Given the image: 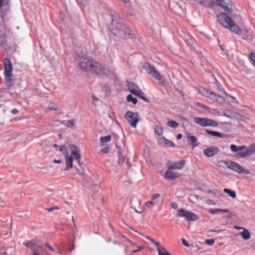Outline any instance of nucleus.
Returning a JSON list of instances; mask_svg holds the SVG:
<instances>
[{
  "label": "nucleus",
  "instance_id": "2",
  "mask_svg": "<svg viewBox=\"0 0 255 255\" xmlns=\"http://www.w3.org/2000/svg\"><path fill=\"white\" fill-rule=\"evenodd\" d=\"M110 16L111 18V22L109 25L108 28L114 35H117L122 38L130 39L133 36L131 30L126 27L123 19L119 14L115 10L110 11Z\"/></svg>",
  "mask_w": 255,
  "mask_h": 255
},
{
  "label": "nucleus",
  "instance_id": "51",
  "mask_svg": "<svg viewBox=\"0 0 255 255\" xmlns=\"http://www.w3.org/2000/svg\"><path fill=\"white\" fill-rule=\"evenodd\" d=\"M182 243L185 247H190V245L186 242V241L184 239H182Z\"/></svg>",
  "mask_w": 255,
  "mask_h": 255
},
{
  "label": "nucleus",
  "instance_id": "13",
  "mask_svg": "<svg viewBox=\"0 0 255 255\" xmlns=\"http://www.w3.org/2000/svg\"><path fill=\"white\" fill-rule=\"evenodd\" d=\"M185 163L184 160H181L178 162H168L167 163V166L169 169H180L185 165Z\"/></svg>",
  "mask_w": 255,
  "mask_h": 255
},
{
  "label": "nucleus",
  "instance_id": "12",
  "mask_svg": "<svg viewBox=\"0 0 255 255\" xmlns=\"http://www.w3.org/2000/svg\"><path fill=\"white\" fill-rule=\"evenodd\" d=\"M69 148L72 156H74L75 159L77 160V163L80 164L81 155L80 153L79 148L75 145L71 144L69 146Z\"/></svg>",
  "mask_w": 255,
  "mask_h": 255
},
{
  "label": "nucleus",
  "instance_id": "43",
  "mask_svg": "<svg viewBox=\"0 0 255 255\" xmlns=\"http://www.w3.org/2000/svg\"><path fill=\"white\" fill-rule=\"evenodd\" d=\"M205 243L209 245V246H212L214 243H215V241L214 239H208V240H206L205 241Z\"/></svg>",
  "mask_w": 255,
  "mask_h": 255
},
{
  "label": "nucleus",
  "instance_id": "60",
  "mask_svg": "<svg viewBox=\"0 0 255 255\" xmlns=\"http://www.w3.org/2000/svg\"><path fill=\"white\" fill-rule=\"evenodd\" d=\"M53 162L55 163H60L61 162V160L59 159H54Z\"/></svg>",
  "mask_w": 255,
  "mask_h": 255
},
{
  "label": "nucleus",
  "instance_id": "22",
  "mask_svg": "<svg viewBox=\"0 0 255 255\" xmlns=\"http://www.w3.org/2000/svg\"><path fill=\"white\" fill-rule=\"evenodd\" d=\"M205 132L210 135L215 137H219L221 138H223L225 137V134L224 133H220L218 131H212L208 129H206Z\"/></svg>",
  "mask_w": 255,
  "mask_h": 255
},
{
  "label": "nucleus",
  "instance_id": "38",
  "mask_svg": "<svg viewBox=\"0 0 255 255\" xmlns=\"http://www.w3.org/2000/svg\"><path fill=\"white\" fill-rule=\"evenodd\" d=\"M164 144L167 147H174L175 146L172 141L165 138H164Z\"/></svg>",
  "mask_w": 255,
  "mask_h": 255
},
{
  "label": "nucleus",
  "instance_id": "8",
  "mask_svg": "<svg viewBox=\"0 0 255 255\" xmlns=\"http://www.w3.org/2000/svg\"><path fill=\"white\" fill-rule=\"evenodd\" d=\"M143 68L153 77L159 81L162 79V76L156 69L148 63H144L142 66Z\"/></svg>",
  "mask_w": 255,
  "mask_h": 255
},
{
  "label": "nucleus",
  "instance_id": "20",
  "mask_svg": "<svg viewBox=\"0 0 255 255\" xmlns=\"http://www.w3.org/2000/svg\"><path fill=\"white\" fill-rule=\"evenodd\" d=\"M178 177V174L170 170L166 171L164 178L166 180H174Z\"/></svg>",
  "mask_w": 255,
  "mask_h": 255
},
{
  "label": "nucleus",
  "instance_id": "50",
  "mask_svg": "<svg viewBox=\"0 0 255 255\" xmlns=\"http://www.w3.org/2000/svg\"><path fill=\"white\" fill-rule=\"evenodd\" d=\"M242 171V173H245V174H251V172L250 171V170L248 169H243V167H242V169L241 170Z\"/></svg>",
  "mask_w": 255,
  "mask_h": 255
},
{
  "label": "nucleus",
  "instance_id": "64",
  "mask_svg": "<svg viewBox=\"0 0 255 255\" xmlns=\"http://www.w3.org/2000/svg\"><path fill=\"white\" fill-rule=\"evenodd\" d=\"M76 169L77 170V173H78L80 175H83V173H81L78 169L76 168Z\"/></svg>",
  "mask_w": 255,
  "mask_h": 255
},
{
  "label": "nucleus",
  "instance_id": "46",
  "mask_svg": "<svg viewBox=\"0 0 255 255\" xmlns=\"http://www.w3.org/2000/svg\"><path fill=\"white\" fill-rule=\"evenodd\" d=\"M160 196V195L159 193L154 194L152 195L151 200L152 201H154V200H156L157 199H158Z\"/></svg>",
  "mask_w": 255,
  "mask_h": 255
},
{
  "label": "nucleus",
  "instance_id": "5",
  "mask_svg": "<svg viewBox=\"0 0 255 255\" xmlns=\"http://www.w3.org/2000/svg\"><path fill=\"white\" fill-rule=\"evenodd\" d=\"M23 244L26 248L31 250L33 255H42L41 254L43 252L42 246L39 244L35 243L34 241H28L24 242Z\"/></svg>",
  "mask_w": 255,
  "mask_h": 255
},
{
  "label": "nucleus",
  "instance_id": "36",
  "mask_svg": "<svg viewBox=\"0 0 255 255\" xmlns=\"http://www.w3.org/2000/svg\"><path fill=\"white\" fill-rule=\"evenodd\" d=\"M209 193L212 194L213 195L216 197L220 196L222 194L219 192V191L217 189H213V190L209 191Z\"/></svg>",
  "mask_w": 255,
  "mask_h": 255
},
{
  "label": "nucleus",
  "instance_id": "11",
  "mask_svg": "<svg viewBox=\"0 0 255 255\" xmlns=\"http://www.w3.org/2000/svg\"><path fill=\"white\" fill-rule=\"evenodd\" d=\"M221 162L224 163V164H225L228 168L239 173H242V171L241 170L242 169V166L238 163L231 160L227 161L222 160Z\"/></svg>",
  "mask_w": 255,
  "mask_h": 255
},
{
  "label": "nucleus",
  "instance_id": "3",
  "mask_svg": "<svg viewBox=\"0 0 255 255\" xmlns=\"http://www.w3.org/2000/svg\"><path fill=\"white\" fill-rule=\"evenodd\" d=\"M217 18L218 22L224 27L231 32L236 34H240L241 32V29L226 13L221 12L217 15Z\"/></svg>",
  "mask_w": 255,
  "mask_h": 255
},
{
  "label": "nucleus",
  "instance_id": "58",
  "mask_svg": "<svg viewBox=\"0 0 255 255\" xmlns=\"http://www.w3.org/2000/svg\"><path fill=\"white\" fill-rule=\"evenodd\" d=\"M207 203L210 205H214L215 204L214 202L211 200H208Z\"/></svg>",
  "mask_w": 255,
  "mask_h": 255
},
{
  "label": "nucleus",
  "instance_id": "39",
  "mask_svg": "<svg viewBox=\"0 0 255 255\" xmlns=\"http://www.w3.org/2000/svg\"><path fill=\"white\" fill-rule=\"evenodd\" d=\"M62 123L64 125H66L68 127H72L74 125L73 122L71 120L63 121Z\"/></svg>",
  "mask_w": 255,
  "mask_h": 255
},
{
  "label": "nucleus",
  "instance_id": "7",
  "mask_svg": "<svg viewBox=\"0 0 255 255\" xmlns=\"http://www.w3.org/2000/svg\"><path fill=\"white\" fill-rule=\"evenodd\" d=\"M177 216L180 217H185L189 222L195 221L198 219V216L196 214L184 209H180L178 210Z\"/></svg>",
  "mask_w": 255,
  "mask_h": 255
},
{
  "label": "nucleus",
  "instance_id": "49",
  "mask_svg": "<svg viewBox=\"0 0 255 255\" xmlns=\"http://www.w3.org/2000/svg\"><path fill=\"white\" fill-rule=\"evenodd\" d=\"M250 56L251 59L252 60V61L253 62V63L255 65V53H251L250 54Z\"/></svg>",
  "mask_w": 255,
  "mask_h": 255
},
{
  "label": "nucleus",
  "instance_id": "26",
  "mask_svg": "<svg viewBox=\"0 0 255 255\" xmlns=\"http://www.w3.org/2000/svg\"><path fill=\"white\" fill-rule=\"evenodd\" d=\"M111 139V136L108 135L106 136L102 137L100 138L101 146H103L104 143L110 141Z\"/></svg>",
  "mask_w": 255,
  "mask_h": 255
},
{
  "label": "nucleus",
  "instance_id": "9",
  "mask_svg": "<svg viewBox=\"0 0 255 255\" xmlns=\"http://www.w3.org/2000/svg\"><path fill=\"white\" fill-rule=\"evenodd\" d=\"M125 118L132 128H135L139 121L138 114L131 111H128L126 113Z\"/></svg>",
  "mask_w": 255,
  "mask_h": 255
},
{
  "label": "nucleus",
  "instance_id": "1",
  "mask_svg": "<svg viewBox=\"0 0 255 255\" xmlns=\"http://www.w3.org/2000/svg\"><path fill=\"white\" fill-rule=\"evenodd\" d=\"M75 60L82 70L91 71L100 75H107L110 73V71L108 68L94 60L85 53H77Z\"/></svg>",
  "mask_w": 255,
  "mask_h": 255
},
{
  "label": "nucleus",
  "instance_id": "10",
  "mask_svg": "<svg viewBox=\"0 0 255 255\" xmlns=\"http://www.w3.org/2000/svg\"><path fill=\"white\" fill-rule=\"evenodd\" d=\"M218 4L225 11L232 12L233 11V5L230 0H216Z\"/></svg>",
  "mask_w": 255,
  "mask_h": 255
},
{
  "label": "nucleus",
  "instance_id": "30",
  "mask_svg": "<svg viewBox=\"0 0 255 255\" xmlns=\"http://www.w3.org/2000/svg\"><path fill=\"white\" fill-rule=\"evenodd\" d=\"M167 125L172 128H176L179 126V124L174 121H169L167 122Z\"/></svg>",
  "mask_w": 255,
  "mask_h": 255
},
{
  "label": "nucleus",
  "instance_id": "59",
  "mask_svg": "<svg viewBox=\"0 0 255 255\" xmlns=\"http://www.w3.org/2000/svg\"><path fill=\"white\" fill-rule=\"evenodd\" d=\"M141 247H139L138 248V249H136V250H133V251H132V253H137V252H139V251H140V250H141Z\"/></svg>",
  "mask_w": 255,
  "mask_h": 255
},
{
  "label": "nucleus",
  "instance_id": "53",
  "mask_svg": "<svg viewBox=\"0 0 255 255\" xmlns=\"http://www.w3.org/2000/svg\"><path fill=\"white\" fill-rule=\"evenodd\" d=\"M109 149L108 147H105V148H103L101 150V152L104 153H108L109 152Z\"/></svg>",
  "mask_w": 255,
  "mask_h": 255
},
{
  "label": "nucleus",
  "instance_id": "24",
  "mask_svg": "<svg viewBox=\"0 0 255 255\" xmlns=\"http://www.w3.org/2000/svg\"><path fill=\"white\" fill-rule=\"evenodd\" d=\"M242 237L246 240H249L251 238V234L250 232L246 229H243L242 232H240Z\"/></svg>",
  "mask_w": 255,
  "mask_h": 255
},
{
  "label": "nucleus",
  "instance_id": "61",
  "mask_svg": "<svg viewBox=\"0 0 255 255\" xmlns=\"http://www.w3.org/2000/svg\"><path fill=\"white\" fill-rule=\"evenodd\" d=\"M235 228L237 230H243V229H245L244 228L236 226H235Z\"/></svg>",
  "mask_w": 255,
  "mask_h": 255
},
{
  "label": "nucleus",
  "instance_id": "23",
  "mask_svg": "<svg viewBox=\"0 0 255 255\" xmlns=\"http://www.w3.org/2000/svg\"><path fill=\"white\" fill-rule=\"evenodd\" d=\"M199 3L204 7L208 8V7H212L213 5L215 4V2L213 0H201L199 1Z\"/></svg>",
  "mask_w": 255,
  "mask_h": 255
},
{
  "label": "nucleus",
  "instance_id": "47",
  "mask_svg": "<svg viewBox=\"0 0 255 255\" xmlns=\"http://www.w3.org/2000/svg\"><path fill=\"white\" fill-rule=\"evenodd\" d=\"M59 208L58 206H55L47 208V210L48 212H52L55 210H59Z\"/></svg>",
  "mask_w": 255,
  "mask_h": 255
},
{
  "label": "nucleus",
  "instance_id": "63",
  "mask_svg": "<svg viewBox=\"0 0 255 255\" xmlns=\"http://www.w3.org/2000/svg\"><path fill=\"white\" fill-rule=\"evenodd\" d=\"M60 18L61 19V21H63V15L62 14H60L59 15Z\"/></svg>",
  "mask_w": 255,
  "mask_h": 255
},
{
  "label": "nucleus",
  "instance_id": "42",
  "mask_svg": "<svg viewBox=\"0 0 255 255\" xmlns=\"http://www.w3.org/2000/svg\"><path fill=\"white\" fill-rule=\"evenodd\" d=\"M125 161V158L120 153H119V160H118V163L119 164H121L124 163Z\"/></svg>",
  "mask_w": 255,
  "mask_h": 255
},
{
  "label": "nucleus",
  "instance_id": "18",
  "mask_svg": "<svg viewBox=\"0 0 255 255\" xmlns=\"http://www.w3.org/2000/svg\"><path fill=\"white\" fill-rule=\"evenodd\" d=\"M243 34V38L244 39L251 41L253 39V34L250 29H244L243 30L241 29V32L239 34Z\"/></svg>",
  "mask_w": 255,
  "mask_h": 255
},
{
  "label": "nucleus",
  "instance_id": "37",
  "mask_svg": "<svg viewBox=\"0 0 255 255\" xmlns=\"http://www.w3.org/2000/svg\"><path fill=\"white\" fill-rule=\"evenodd\" d=\"M212 76L214 78L215 80V83L216 84L217 87L218 89L221 92H224V90L221 84L219 83V82L217 81V79L214 77V75H212Z\"/></svg>",
  "mask_w": 255,
  "mask_h": 255
},
{
  "label": "nucleus",
  "instance_id": "15",
  "mask_svg": "<svg viewBox=\"0 0 255 255\" xmlns=\"http://www.w3.org/2000/svg\"><path fill=\"white\" fill-rule=\"evenodd\" d=\"M127 86L129 91L133 95H138L139 93L141 94V90L134 83L132 82H128Z\"/></svg>",
  "mask_w": 255,
  "mask_h": 255
},
{
  "label": "nucleus",
  "instance_id": "54",
  "mask_svg": "<svg viewBox=\"0 0 255 255\" xmlns=\"http://www.w3.org/2000/svg\"><path fill=\"white\" fill-rule=\"evenodd\" d=\"M45 245L46 247H47V248L49 249V250H50L51 251H52V252H54V250H53V248H52L51 246H50L48 244L46 243V244H45V245Z\"/></svg>",
  "mask_w": 255,
  "mask_h": 255
},
{
  "label": "nucleus",
  "instance_id": "29",
  "mask_svg": "<svg viewBox=\"0 0 255 255\" xmlns=\"http://www.w3.org/2000/svg\"><path fill=\"white\" fill-rule=\"evenodd\" d=\"M223 191L224 192L227 193L232 198H235L236 197V194L235 191L227 188L224 189Z\"/></svg>",
  "mask_w": 255,
  "mask_h": 255
},
{
  "label": "nucleus",
  "instance_id": "4",
  "mask_svg": "<svg viewBox=\"0 0 255 255\" xmlns=\"http://www.w3.org/2000/svg\"><path fill=\"white\" fill-rule=\"evenodd\" d=\"M230 149L233 152H237L238 157L245 158L250 156L255 152V143L248 147L246 145L237 146L235 144H231Z\"/></svg>",
  "mask_w": 255,
  "mask_h": 255
},
{
  "label": "nucleus",
  "instance_id": "33",
  "mask_svg": "<svg viewBox=\"0 0 255 255\" xmlns=\"http://www.w3.org/2000/svg\"><path fill=\"white\" fill-rule=\"evenodd\" d=\"M199 92L203 95L208 97L209 96L210 91L204 88L201 87L199 89Z\"/></svg>",
  "mask_w": 255,
  "mask_h": 255
},
{
  "label": "nucleus",
  "instance_id": "40",
  "mask_svg": "<svg viewBox=\"0 0 255 255\" xmlns=\"http://www.w3.org/2000/svg\"><path fill=\"white\" fill-rule=\"evenodd\" d=\"M154 245L156 247L157 252L161 250H163L164 248L160 245L159 242H155V243H154Z\"/></svg>",
  "mask_w": 255,
  "mask_h": 255
},
{
  "label": "nucleus",
  "instance_id": "21",
  "mask_svg": "<svg viewBox=\"0 0 255 255\" xmlns=\"http://www.w3.org/2000/svg\"><path fill=\"white\" fill-rule=\"evenodd\" d=\"M66 158V169L68 170L73 167V157L69 156L68 153L65 155Z\"/></svg>",
  "mask_w": 255,
  "mask_h": 255
},
{
  "label": "nucleus",
  "instance_id": "31",
  "mask_svg": "<svg viewBox=\"0 0 255 255\" xmlns=\"http://www.w3.org/2000/svg\"><path fill=\"white\" fill-rule=\"evenodd\" d=\"M127 101L128 102H131L133 104L135 105L137 103V99L133 97L131 95H128L127 98Z\"/></svg>",
  "mask_w": 255,
  "mask_h": 255
},
{
  "label": "nucleus",
  "instance_id": "57",
  "mask_svg": "<svg viewBox=\"0 0 255 255\" xmlns=\"http://www.w3.org/2000/svg\"><path fill=\"white\" fill-rule=\"evenodd\" d=\"M146 239L149 240L151 243H152L153 245H154V243H155V242L152 239H151V238L148 237H146Z\"/></svg>",
  "mask_w": 255,
  "mask_h": 255
},
{
  "label": "nucleus",
  "instance_id": "44",
  "mask_svg": "<svg viewBox=\"0 0 255 255\" xmlns=\"http://www.w3.org/2000/svg\"><path fill=\"white\" fill-rule=\"evenodd\" d=\"M5 76V81H6V82L7 83V85L8 86H10V82L11 81V77H12V75H11V73H10V75L9 76H8V78H7V77L6 76Z\"/></svg>",
  "mask_w": 255,
  "mask_h": 255
},
{
  "label": "nucleus",
  "instance_id": "19",
  "mask_svg": "<svg viewBox=\"0 0 255 255\" xmlns=\"http://www.w3.org/2000/svg\"><path fill=\"white\" fill-rule=\"evenodd\" d=\"M187 137L188 138V143L191 145L193 148H194L198 145L197 139L195 136L189 134L187 135Z\"/></svg>",
  "mask_w": 255,
  "mask_h": 255
},
{
  "label": "nucleus",
  "instance_id": "25",
  "mask_svg": "<svg viewBox=\"0 0 255 255\" xmlns=\"http://www.w3.org/2000/svg\"><path fill=\"white\" fill-rule=\"evenodd\" d=\"M53 147H55L56 150H59L62 152L65 155L67 153V149L64 145L59 146L57 144H53Z\"/></svg>",
  "mask_w": 255,
  "mask_h": 255
},
{
  "label": "nucleus",
  "instance_id": "52",
  "mask_svg": "<svg viewBox=\"0 0 255 255\" xmlns=\"http://www.w3.org/2000/svg\"><path fill=\"white\" fill-rule=\"evenodd\" d=\"M170 205L173 209H176L178 208V204L176 202H172Z\"/></svg>",
  "mask_w": 255,
  "mask_h": 255
},
{
  "label": "nucleus",
  "instance_id": "48",
  "mask_svg": "<svg viewBox=\"0 0 255 255\" xmlns=\"http://www.w3.org/2000/svg\"><path fill=\"white\" fill-rule=\"evenodd\" d=\"M155 202L153 201H147L145 203V205L147 207H150L152 205H154Z\"/></svg>",
  "mask_w": 255,
  "mask_h": 255
},
{
  "label": "nucleus",
  "instance_id": "45",
  "mask_svg": "<svg viewBox=\"0 0 255 255\" xmlns=\"http://www.w3.org/2000/svg\"><path fill=\"white\" fill-rule=\"evenodd\" d=\"M140 99L143 100L145 101H147V99L144 96V93L141 91V94L139 93L138 95H135Z\"/></svg>",
  "mask_w": 255,
  "mask_h": 255
},
{
  "label": "nucleus",
  "instance_id": "27",
  "mask_svg": "<svg viewBox=\"0 0 255 255\" xmlns=\"http://www.w3.org/2000/svg\"><path fill=\"white\" fill-rule=\"evenodd\" d=\"M208 212L212 214H216L219 212L227 213L228 212V210L227 209H214L209 210Z\"/></svg>",
  "mask_w": 255,
  "mask_h": 255
},
{
  "label": "nucleus",
  "instance_id": "34",
  "mask_svg": "<svg viewBox=\"0 0 255 255\" xmlns=\"http://www.w3.org/2000/svg\"><path fill=\"white\" fill-rule=\"evenodd\" d=\"M47 108H48L50 110H53V111H57L59 109L58 107L57 106V105L54 103L50 102Z\"/></svg>",
  "mask_w": 255,
  "mask_h": 255
},
{
  "label": "nucleus",
  "instance_id": "62",
  "mask_svg": "<svg viewBox=\"0 0 255 255\" xmlns=\"http://www.w3.org/2000/svg\"><path fill=\"white\" fill-rule=\"evenodd\" d=\"M74 247H75V245L74 244H73L72 246V247L70 249V251H72L73 250H74Z\"/></svg>",
  "mask_w": 255,
  "mask_h": 255
},
{
  "label": "nucleus",
  "instance_id": "41",
  "mask_svg": "<svg viewBox=\"0 0 255 255\" xmlns=\"http://www.w3.org/2000/svg\"><path fill=\"white\" fill-rule=\"evenodd\" d=\"M158 255H171L164 248L158 252Z\"/></svg>",
  "mask_w": 255,
  "mask_h": 255
},
{
  "label": "nucleus",
  "instance_id": "6",
  "mask_svg": "<svg viewBox=\"0 0 255 255\" xmlns=\"http://www.w3.org/2000/svg\"><path fill=\"white\" fill-rule=\"evenodd\" d=\"M194 122L202 127L218 126V123L213 120L206 118H195Z\"/></svg>",
  "mask_w": 255,
  "mask_h": 255
},
{
  "label": "nucleus",
  "instance_id": "14",
  "mask_svg": "<svg viewBox=\"0 0 255 255\" xmlns=\"http://www.w3.org/2000/svg\"><path fill=\"white\" fill-rule=\"evenodd\" d=\"M4 65V75L6 76L7 78L10 75L12 70V66L10 60L7 58H5L3 61Z\"/></svg>",
  "mask_w": 255,
  "mask_h": 255
},
{
  "label": "nucleus",
  "instance_id": "55",
  "mask_svg": "<svg viewBox=\"0 0 255 255\" xmlns=\"http://www.w3.org/2000/svg\"><path fill=\"white\" fill-rule=\"evenodd\" d=\"M18 112V111L16 109H14L11 111V113L13 115H15V114H17Z\"/></svg>",
  "mask_w": 255,
  "mask_h": 255
},
{
  "label": "nucleus",
  "instance_id": "32",
  "mask_svg": "<svg viewBox=\"0 0 255 255\" xmlns=\"http://www.w3.org/2000/svg\"><path fill=\"white\" fill-rule=\"evenodd\" d=\"M199 92L203 95L208 97L209 96L210 91L204 88L201 87L199 89Z\"/></svg>",
  "mask_w": 255,
  "mask_h": 255
},
{
  "label": "nucleus",
  "instance_id": "28",
  "mask_svg": "<svg viewBox=\"0 0 255 255\" xmlns=\"http://www.w3.org/2000/svg\"><path fill=\"white\" fill-rule=\"evenodd\" d=\"M9 0H0V9L3 6H5V10L8 11L9 10V6L7 5Z\"/></svg>",
  "mask_w": 255,
  "mask_h": 255
},
{
  "label": "nucleus",
  "instance_id": "56",
  "mask_svg": "<svg viewBox=\"0 0 255 255\" xmlns=\"http://www.w3.org/2000/svg\"><path fill=\"white\" fill-rule=\"evenodd\" d=\"M182 134L181 133H179L176 136V138L178 140L181 139L182 138Z\"/></svg>",
  "mask_w": 255,
  "mask_h": 255
},
{
  "label": "nucleus",
  "instance_id": "35",
  "mask_svg": "<svg viewBox=\"0 0 255 255\" xmlns=\"http://www.w3.org/2000/svg\"><path fill=\"white\" fill-rule=\"evenodd\" d=\"M154 131L155 133L158 136L161 135L163 133L162 128L158 126H156L155 127Z\"/></svg>",
  "mask_w": 255,
  "mask_h": 255
},
{
  "label": "nucleus",
  "instance_id": "17",
  "mask_svg": "<svg viewBox=\"0 0 255 255\" xmlns=\"http://www.w3.org/2000/svg\"><path fill=\"white\" fill-rule=\"evenodd\" d=\"M207 97L210 98L211 100L216 101L220 104L224 103L225 102V99L223 97L211 91L209 93V96Z\"/></svg>",
  "mask_w": 255,
  "mask_h": 255
},
{
  "label": "nucleus",
  "instance_id": "16",
  "mask_svg": "<svg viewBox=\"0 0 255 255\" xmlns=\"http://www.w3.org/2000/svg\"><path fill=\"white\" fill-rule=\"evenodd\" d=\"M219 151V148L216 146H212L204 150L203 153L208 157H212Z\"/></svg>",
  "mask_w": 255,
  "mask_h": 255
}]
</instances>
